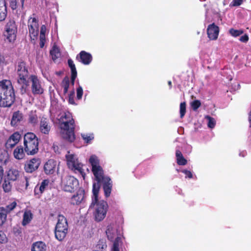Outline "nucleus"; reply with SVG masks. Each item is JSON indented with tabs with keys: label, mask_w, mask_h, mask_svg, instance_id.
Masks as SVG:
<instances>
[{
	"label": "nucleus",
	"mask_w": 251,
	"mask_h": 251,
	"mask_svg": "<svg viewBox=\"0 0 251 251\" xmlns=\"http://www.w3.org/2000/svg\"><path fill=\"white\" fill-rule=\"evenodd\" d=\"M89 162L92 166V172L97 181V182L93 183L92 189L93 195L95 197V202H96L98 201V195L100 187V182L105 179V177L109 176L104 175V171L100 165V160L96 155H91L89 159Z\"/></svg>",
	"instance_id": "1"
},
{
	"label": "nucleus",
	"mask_w": 251,
	"mask_h": 251,
	"mask_svg": "<svg viewBox=\"0 0 251 251\" xmlns=\"http://www.w3.org/2000/svg\"><path fill=\"white\" fill-rule=\"evenodd\" d=\"M15 100V93L10 80L3 79L0 81V106L10 107Z\"/></svg>",
	"instance_id": "2"
},
{
	"label": "nucleus",
	"mask_w": 251,
	"mask_h": 251,
	"mask_svg": "<svg viewBox=\"0 0 251 251\" xmlns=\"http://www.w3.org/2000/svg\"><path fill=\"white\" fill-rule=\"evenodd\" d=\"M60 126L64 130L62 133L63 138L71 143L73 142L75 139V121L70 112L64 113L60 117Z\"/></svg>",
	"instance_id": "3"
},
{
	"label": "nucleus",
	"mask_w": 251,
	"mask_h": 251,
	"mask_svg": "<svg viewBox=\"0 0 251 251\" xmlns=\"http://www.w3.org/2000/svg\"><path fill=\"white\" fill-rule=\"evenodd\" d=\"M24 151L28 155H33L39 151V140L32 132L26 133L24 137Z\"/></svg>",
	"instance_id": "4"
},
{
	"label": "nucleus",
	"mask_w": 251,
	"mask_h": 251,
	"mask_svg": "<svg viewBox=\"0 0 251 251\" xmlns=\"http://www.w3.org/2000/svg\"><path fill=\"white\" fill-rule=\"evenodd\" d=\"M16 72L18 76L17 82L22 85V88L27 87L29 85L30 76L25 62L22 60L18 62Z\"/></svg>",
	"instance_id": "5"
},
{
	"label": "nucleus",
	"mask_w": 251,
	"mask_h": 251,
	"mask_svg": "<svg viewBox=\"0 0 251 251\" xmlns=\"http://www.w3.org/2000/svg\"><path fill=\"white\" fill-rule=\"evenodd\" d=\"M96 204L95 211L94 212L95 219L97 222L101 221L105 217L107 208L108 204L107 202L104 201H99L98 200L95 202V197L93 196L92 199V202L90 205L89 208H92Z\"/></svg>",
	"instance_id": "6"
},
{
	"label": "nucleus",
	"mask_w": 251,
	"mask_h": 251,
	"mask_svg": "<svg viewBox=\"0 0 251 251\" xmlns=\"http://www.w3.org/2000/svg\"><path fill=\"white\" fill-rule=\"evenodd\" d=\"M68 230V224L66 218L62 215H59L55 228V238L60 241L66 237Z\"/></svg>",
	"instance_id": "7"
},
{
	"label": "nucleus",
	"mask_w": 251,
	"mask_h": 251,
	"mask_svg": "<svg viewBox=\"0 0 251 251\" xmlns=\"http://www.w3.org/2000/svg\"><path fill=\"white\" fill-rule=\"evenodd\" d=\"M66 158L68 167L75 171H77L84 179L85 173L82 169V164L78 162L74 154L66 155Z\"/></svg>",
	"instance_id": "8"
},
{
	"label": "nucleus",
	"mask_w": 251,
	"mask_h": 251,
	"mask_svg": "<svg viewBox=\"0 0 251 251\" xmlns=\"http://www.w3.org/2000/svg\"><path fill=\"white\" fill-rule=\"evenodd\" d=\"M42 162L39 157H34L27 160L24 164V170L27 173L31 174L36 171Z\"/></svg>",
	"instance_id": "9"
},
{
	"label": "nucleus",
	"mask_w": 251,
	"mask_h": 251,
	"mask_svg": "<svg viewBox=\"0 0 251 251\" xmlns=\"http://www.w3.org/2000/svg\"><path fill=\"white\" fill-rule=\"evenodd\" d=\"M78 180L73 176H66L63 181V190L65 191L73 192L78 186Z\"/></svg>",
	"instance_id": "10"
},
{
	"label": "nucleus",
	"mask_w": 251,
	"mask_h": 251,
	"mask_svg": "<svg viewBox=\"0 0 251 251\" xmlns=\"http://www.w3.org/2000/svg\"><path fill=\"white\" fill-rule=\"evenodd\" d=\"M5 36L10 42H13L16 40L17 26L14 21H9L5 26Z\"/></svg>",
	"instance_id": "11"
},
{
	"label": "nucleus",
	"mask_w": 251,
	"mask_h": 251,
	"mask_svg": "<svg viewBox=\"0 0 251 251\" xmlns=\"http://www.w3.org/2000/svg\"><path fill=\"white\" fill-rule=\"evenodd\" d=\"M30 79L31 82V89L34 95H41L44 93V89L41 86V82L35 75H31Z\"/></svg>",
	"instance_id": "12"
},
{
	"label": "nucleus",
	"mask_w": 251,
	"mask_h": 251,
	"mask_svg": "<svg viewBox=\"0 0 251 251\" xmlns=\"http://www.w3.org/2000/svg\"><path fill=\"white\" fill-rule=\"evenodd\" d=\"M28 27L31 39L34 40L38 35L39 25L35 18H30L28 20Z\"/></svg>",
	"instance_id": "13"
},
{
	"label": "nucleus",
	"mask_w": 251,
	"mask_h": 251,
	"mask_svg": "<svg viewBox=\"0 0 251 251\" xmlns=\"http://www.w3.org/2000/svg\"><path fill=\"white\" fill-rule=\"evenodd\" d=\"M21 138V134L18 132L13 133L7 140L5 147L7 150L12 149L19 142Z\"/></svg>",
	"instance_id": "14"
},
{
	"label": "nucleus",
	"mask_w": 251,
	"mask_h": 251,
	"mask_svg": "<svg viewBox=\"0 0 251 251\" xmlns=\"http://www.w3.org/2000/svg\"><path fill=\"white\" fill-rule=\"evenodd\" d=\"M85 198V190L82 188H80L71 198L70 202L72 205H78L80 204Z\"/></svg>",
	"instance_id": "15"
},
{
	"label": "nucleus",
	"mask_w": 251,
	"mask_h": 251,
	"mask_svg": "<svg viewBox=\"0 0 251 251\" xmlns=\"http://www.w3.org/2000/svg\"><path fill=\"white\" fill-rule=\"evenodd\" d=\"M76 59L83 64L88 65L92 62L93 57L91 53L82 50L76 55Z\"/></svg>",
	"instance_id": "16"
},
{
	"label": "nucleus",
	"mask_w": 251,
	"mask_h": 251,
	"mask_svg": "<svg viewBox=\"0 0 251 251\" xmlns=\"http://www.w3.org/2000/svg\"><path fill=\"white\" fill-rule=\"evenodd\" d=\"M219 33V27L214 23L209 25L207 28L208 37L211 40H215L218 38Z\"/></svg>",
	"instance_id": "17"
},
{
	"label": "nucleus",
	"mask_w": 251,
	"mask_h": 251,
	"mask_svg": "<svg viewBox=\"0 0 251 251\" xmlns=\"http://www.w3.org/2000/svg\"><path fill=\"white\" fill-rule=\"evenodd\" d=\"M51 126L50 124L49 120L44 117H42L39 124V130L44 134L49 135L50 131Z\"/></svg>",
	"instance_id": "18"
},
{
	"label": "nucleus",
	"mask_w": 251,
	"mask_h": 251,
	"mask_svg": "<svg viewBox=\"0 0 251 251\" xmlns=\"http://www.w3.org/2000/svg\"><path fill=\"white\" fill-rule=\"evenodd\" d=\"M50 180L48 179H44L40 184H37L34 188V195L40 198L44 191L48 188Z\"/></svg>",
	"instance_id": "19"
},
{
	"label": "nucleus",
	"mask_w": 251,
	"mask_h": 251,
	"mask_svg": "<svg viewBox=\"0 0 251 251\" xmlns=\"http://www.w3.org/2000/svg\"><path fill=\"white\" fill-rule=\"evenodd\" d=\"M56 166V162L53 159L48 160L44 164V170L46 175L53 174Z\"/></svg>",
	"instance_id": "20"
},
{
	"label": "nucleus",
	"mask_w": 251,
	"mask_h": 251,
	"mask_svg": "<svg viewBox=\"0 0 251 251\" xmlns=\"http://www.w3.org/2000/svg\"><path fill=\"white\" fill-rule=\"evenodd\" d=\"M100 183L102 184V188L105 196L106 198L109 197L111 194L112 188V182L111 178L109 177H105V179L102 180Z\"/></svg>",
	"instance_id": "21"
},
{
	"label": "nucleus",
	"mask_w": 251,
	"mask_h": 251,
	"mask_svg": "<svg viewBox=\"0 0 251 251\" xmlns=\"http://www.w3.org/2000/svg\"><path fill=\"white\" fill-rule=\"evenodd\" d=\"M14 157L18 160L23 159L25 156V153L23 147L22 146H17L14 151Z\"/></svg>",
	"instance_id": "22"
},
{
	"label": "nucleus",
	"mask_w": 251,
	"mask_h": 251,
	"mask_svg": "<svg viewBox=\"0 0 251 251\" xmlns=\"http://www.w3.org/2000/svg\"><path fill=\"white\" fill-rule=\"evenodd\" d=\"M6 1H0V22L3 21L7 16Z\"/></svg>",
	"instance_id": "23"
},
{
	"label": "nucleus",
	"mask_w": 251,
	"mask_h": 251,
	"mask_svg": "<svg viewBox=\"0 0 251 251\" xmlns=\"http://www.w3.org/2000/svg\"><path fill=\"white\" fill-rule=\"evenodd\" d=\"M46 244L42 241H38L32 244L31 251H46Z\"/></svg>",
	"instance_id": "24"
},
{
	"label": "nucleus",
	"mask_w": 251,
	"mask_h": 251,
	"mask_svg": "<svg viewBox=\"0 0 251 251\" xmlns=\"http://www.w3.org/2000/svg\"><path fill=\"white\" fill-rule=\"evenodd\" d=\"M176 163L178 165H185L187 163V160L184 157L182 153L179 150L176 151Z\"/></svg>",
	"instance_id": "25"
},
{
	"label": "nucleus",
	"mask_w": 251,
	"mask_h": 251,
	"mask_svg": "<svg viewBox=\"0 0 251 251\" xmlns=\"http://www.w3.org/2000/svg\"><path fill=\"white\" fill-rule=\"evenodd\" d=\"M33 218V214L31 211L29 210H26L23 215V219L22 221L23 226H25L29 224Z\"/></svg>",
	"instance_id": "26"
},
{
	"label": "nucleus",
	"mask_w": 251,
	"mask_h": 251,
	"mask_svg": "<svg viewBox=\"0 0 251 251\" xmlns=\"http://www.w3.org/2000/svg\"><path fill=\"white\" fill-rule=\"evenodd\" d=\"M23 119V115L19 111L15 112L11 121V125L17 126L18 123L20 122Z\"/></svg>",
	"instance_id": "27"
},
{
	"label": "nucleus",
	"mask_w": 251,
	"mask_h": 251,
	"mask_svg": "<svg viewBox=\"0 0 251 251\" xmlns=\"http://www.w3.org/2000/svg\"><path fill=\"white\" fill-rule=\"evenodd\" d=\"M20 176V172L16 169H10L8 172L7 177L9 180L15 181Z\"/></svg>",
	"instance_id": "28"
},
{
	"label": "nucleus",
	"mask_w": 251,
	"mask_h": 251,
	"mask_svg": "<svg viewBox=\"0 0 251 251\" xmlns=\"http://www.w3.org/2000/svg\"><path fill=\"white\" fill-rule=\"evenodd\" d=\"M50 55L52 59L55 61L60 57L61 53L59 49L56 46H53L52 49L50 50Z\"/></svg>",
	"instance_id": "29"
},
{
	"label": "nucleus",
	"mask_w": 251,
	"mask_h": 251,
	"mask_svg": "<svg viewBox=\"0 0 251 251\" xmlns=\"http://www.w3.org/2000/svg\"><path fill=\"white\" fill-rule=\"evenodd\" d=\"M28 123L33 126H36L38 122L37 114L35 113L31 112L28 115Z\"/></svg>",
	"instance_id": "30"
},
{
	"label": "nucleus",
	"mask_w": 251,
	"mask_h": 251,
	"mask_svg": "<svg viewBox=\"0 0 251 251\" xmlns=\"http://www.w3.org/2000/svg\"><path fill=\"white\" fill-rule=\"evenodd\" d=\"M7 214L4 210V207H0V226H2L6 222Z\"/></svg>",
	"instance_id": "31"
},
{
	"label": "nucleus",
	"mask_w": 251,
	"mask_h": 251,
	"mask_svg": "<svg viewBox=\"0 0 251 251\" xmlns=\"http://www.w3.org/2000/svg\"><path fill=\"white\" fill-rule=\"evenodd\" d=\"M70 86V79L68 76H65L62 82V86L63 88V93L66 94L68 93Z\"/></svg>",
	"instance_id": "32"
},
{
	"label": "nucleus",
	"mask_w": 251,
	"mask_h": 251,
	"mask_svg": "<svg viewBox=\"0 0 251 251\" xmlns=\"http://www.w3.org/2000/svg\"><path fill=\"white\" fill-rule=\"evenodd\" d=\"M2 188L4 192L5 193H8L11 191L12 189V184L9 180H4L2 184Z\"/></svg>",
	"instance_id": "33"
},
{
	"label": "nucleus",
	"mask_w": 251,
	"mask_h": 251,
	"mask_svg": "<svg viewBox=\"0 0 251 251\" xmlns=\"http://www.w3.org/2000/svg\"><path fill=\"white\" fill-rule=\"evenodd\" d=\"M229 33L232 36L236 37L244 33V31L242 29L238 30L232 28L229 30Z\"/></svg>",
	"instance_id": "34"
},
{
	"label": "nucleus",
	"mask_w": 251,
	"mask_h": 251,
	"mask_svg": "<svg viewBox=\"0 0 251 251\" xmlns=\"http://www.w3.org/2000/svg\"><path fill=\"white\" fill-rule=\"evenodd\" d=\"M96 247L98 249L100 250V251H103V250H105L107 248V245L105 240L102 239L99 240Z\"/></svg>",
	"instance_id": "35"
},
{
	"label": "nucleus",
	"mask_w": 251,
	"mask_h": 251,
	"mask_svg": "<svg viewBox=\"0 0 251 251\" xmlns=\"http://www.w3.org/2000/svg\"><path fill=\"white\" fill-rule=\"evenodd\" d=\"M17 205V202L14 201L11 203L7 205L4 207V210L6 212L7 214L10 213L12 210H13Z\"/></svg>",
	"instance_id": "36"
},
{
	"label": "nucleus",
	"mask_w": 251,
	"mask_h": 251,
	"mask_svg": "<svg viewBox=\"0 0 251 251\" xmlns=\"http://www.w3.org/2000/svg\"><path fill=\"white\" fill-rule=\"evenodd\" d=\"M68 64L71 69V74H77L75 65L72 59H68Z\"/></svg>",
	"instance_id": "37"
},
{
	"label": "nucleus",
	"mask_w": 251,
	"mask_h": 251,
	"mask_svg": "<svg viewBox=\"0 0 251 251\" xmlns=\"http://www.w3.org/2000/svg\"><path fill=\"white\" fill-rule=\"evenodd\" d=\"M186 102H181L180 104V117L182 118L186 113Z\"/></svg>",
	"instance_id": "38"
},
{
	"label": "nucleus",
	"mask_w": 251,
	"mask_h": 251,
	"mask_svg": "<svg viewBox=\"0 0 251 251\" xmlns=\"http://www.w3.org/2000/svg\"><path fill=\"white\" fill-rule=\"evenodd\" d=\"M201 105L200 100H195L191 103V106L194 111H196Z\"/></svg>",
	"instance_id": "39"
},
{
	"label": "nucleus",
	"mask_w": 251,
	"mask_h": 251,
	"mask_svg": "<svg viewBox=\"0 0 251 251\" xmlns=\"http://www.w3.org/2000/svg\"><path fill=\"white\" fill-rule=\"evenodd\" d=\"M206 118L208 120V126L211 128H214L216 125L215 119L209 116H207Z\"/></svg>",
	"instance_id": "40"
},
{
	"label": "nucleus",
	"mask_w": 251,
	"mask_h": 251,
	"mask_svg": "<svg viewBox=\"0 0 251 251\" xmlns=\"http://www.w3.org/2000/svg\"><path fill=\"white\" fill-rule=\"evenodd\" d=\"M120 238L117 237L113 243V248L112 251H119V241Z\"/></svg>",
	"instance_id": "41"
},
{
	"label": "nucleus",
	"mask_w": 251,
	"mask_h": 251,
	"mask_svg": "<svg viewBox=\"0 0 251 251\" xmlns=\"http://www.w3.org/2000/svg\"><path fill=\"white\" fill-rule=\"evenodd\" d=\"M74 96H75V91L74 90L70 92L69 95V99L68 101L69 103L73 104V105H76V104L75 102V100H74Z\"/></svg>",
	"instance_id": "42"
},
{
	"label": "nucleus",
	"mask_w": 251,
	"mask_h": 251,
	"mask_svg": "<svg viewBox=\"0 0 251 251\" xmlns=\"http://www.w3.org/2000/svg\"><path fill=\"white\" fill-rule=\"evenodd\" d=\"M83 94V89L81 86H79L76 89V98L79 100L82 99Z\"/></svg>",
	"instance_id": "43"
},
{
	"label": "nucleus",
	"mask_w": 251,
	"mask_h": 251,
	"mask_svg": "<svg viewBox=\"0 0 251 251\" xmlns=\"http://www.w3.org/2000/svg\"><path fill=\"white\" fill-rule=\"evenodd\" d=\"M81 136L86 143H89L94 139L93 135H88V134H82Z\"/></svg>",
	"instance_id": "44"
},
{
	"label": "nucleus",
	"mask_w": 251,
	"mask_h": 251,
	"mask_svg": "<svg viewBox=\"0 0 251 251\" xmlns=\"http://www.w3.org/2000/svg\"><path fill=\"white\" fill-rule=\"evenodd\" d=\"M7 241V238L2 231H0V243H4Z\"/></svg>",
	"instance_id": "45"
},
{
	"label": "nucleus",
	"mask_w": 251,
	"mask_h": 251,
	"mask_svg": "<svg viewBox=\"0 0 251 251\" xmlns=\"http://www.w3.org/2000/svg\"><path fill=\"white\" fill-rule=\"evenodd\" d=\"M46 42V37L45 35H40V47L42 48L44 47L45 43Z\"/></svg>",
	"instance_id": "46"
},
{
	"label": "nucleus",
	"mask_w": 251,
	"mask_h": 251,
	"mask_svg": "<svg viewBox=\"0 0 251 251\" xmlns=\"http://www.w3.org/2000/svg\"><path fill=\"white\" fill-rule=\"evenodd\" d=\"M181 172L186 175V177H188L189 178H192L193 177V175L190 171L183 170L181 171Z\"/></svg>",
	"instance_id": "47"
},
{
	"label": "nucleus",
	"mask_w": 251,
	"mask_h": 251,
	"mask_svg": "<svg viewBox=\"0 0 251 251\" xmlns=\"http://www.w3.org/2000/svg\"><path fill=\"white\" fill-rule=\"evenodd\" d=\"M249 36L247 34H245L240 37L239 40L243 43H247L249 41Z\"/></svg>",
	"instance_id": "48"
},
{
	"label": "nucleus",
	"mask_w": 251,
	"mask_h": 251,
	"mask_svg": "<svg viewBox=\"0 0 251 251\" xmlns=\"http://www.w3.org/2000/svg\"><path fill=\"white\" fill-rule=\"evenodd\" d=\"M243 1H232L230 4V7L238 6L240 5Z\"/></svg>",
	"instance_id": "49"
},
{
	"label": "nucleus",
	"mask_w": 251,
	"mask_h": 251,
	"mask_svg": "<svg viewBox=\"0 0 251 251\" xmlns=\"http://www.w3.org/2000/svg\"><path fill=\"white\" fill-rule=\"evenodd\" d=\"M106 234L107 235V236L109 239H112L113 236L111 234V229L110 227H108L106 230Z\"/></svg>",
	"instance_id": "50"
},
{
	"label": "nucleus",
	"mask_w": 251,
	"mask_h": 251,
	"mask_svg": "<svg viewBox=\"0 0 251 251\" xmlns=\"http://www.w3.org/2000/svg\"><path fill=\"white\" fill-rule=\"evenodd\" d=\"M17 1H11L10 5L13 10L16 9L17 8Z\"/></svg>",
	"instance_id": "51"
},
{
	"label": "nucleus",
	"mask_w": 251,
	"mask_h": 251,
	"mask_svg": "<svg viewBox=\"0 0 251 251\" xmlns=\"http://www.w3.org/2000/svg\"><path fill=\"white\" fill-rule=\"evenodd\" d=\"M46 28L45 25H42L41 27L40 35H45Z\"/></svg>",
	"instance_id": "52"
},
{
	"label": "nucleus",
	"mask_w": 251,
	"mask_h": 251,
	"mask_svg": "<svg viewBox=\"0 0 251 251\" xmlns=\"http://www.w3.org/2000/svg\"><path fill=\"white\" fill-rule=\"evenodd\" d=\"M77 76V74H71V84L74 85L75 84V79Z\"/></svg>",
	"instance_id": "53"
},
{
	"label": "nucleus",
	"mask_w": 251,
	"mask_h": 251,
	"mask_svg": "<svg viewBox=\"0 0 251 251\" xmlns=\"http://www.w3.org/2000/svg\"><path fill=\"white\" fill-rule=\"evenodd\" d=\"M247 155V152L246 151H243L239 153V155L242 157H244Z\"/></svg>",
	"instance_id": "54"
},
{
	"label": "nucleus",
	"mask_w": 251,
	"mask_h": 251,
	"mask_svg": "<svg viewBox=\"0 0 251 251\" xmlns=\"http://www.w3.org/2000/svg\"><path fill=\"white\" fill-rule=\"evenodd\" d=\"M25 188L27 189V187L28 186V179L27 177H25Z\"/></svg>",
	"instance_id": "55"
},
{
	"label": "nucleus",
	"mask_w": 251,
	"mask_h": 251,
	"mask_svg": "<svg viewBox=\"0 0 251 251\" xmlns=\"http://www.w3.org/2000/svg\"><path fill=\"white\" fill-rule=\"evenodd\" d=\"M168 85H169L170 88H172V82H171V81H169L168 82Z\"/></svg>",
	"instance_id": "56"
},
{
	"label": "nucleus",
	"mask_w": 251,
	"mask_h": 251,
	"mask_svg": "<svg viewBox=\"0 0 251 251\" xmlns=\"http://www.w3.org/2000/svg\"><path fill=\"white\" fill-rule=\"evenodd\" d=\"M24 2V0L21 1L22 6H23Z\"/></svg>",
	"instance_id": "57"
},
{
	"label": "nucleus",
	"mask_w": 251,
	"mask_h": 251,
	"mask_svg": "<svg viewBox=\"0 0 251 251\" xmlns=\"http://www.w3.org/2000/svg\"><path fill=\"white\" fill-rule=\"evenodd\" d=\"M100 251V250H94V251Z\"/></svg>",
	"instance_id": "58"
}]
</instances>
